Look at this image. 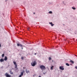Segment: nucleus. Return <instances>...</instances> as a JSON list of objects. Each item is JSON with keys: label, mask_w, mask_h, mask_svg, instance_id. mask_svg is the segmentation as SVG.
Here are the masks:
<instances>
[{"label": "nucleus", "mask_w": 77, "mask_h": 77, "mask_svg": "<svg viewBox=\"0 0 77 77\" xmlns=\"http://www.w3.org/2000/svg\"><path fill=\"white\" fill-rule=\"evenodd\" d=\"M36 62L35 61L33 63H31V65L32 66H35L36 65Z\"/></svg>", "instance_id": "1"}, {"label": "nucleus", "mask_w": 77, "mask_h": 77, "mask_svg": "<svg viewBox=\"0 0 77 77\" xmlns=\"http://www.w3.org/2000/svg\"><path fill=\"white\" fill-rule=\"evenodd\" d=\"M40 68L42 70H45V67L43 65L40 66Z\"/></svg>", "instance_id": "2"}, {"label": "nucleus", "mask_w": 77, "mask_h": 77, "mask_svg": "<svg viewBox=\"0 0 77 77\" xmlns=\"http://www.w3.org/2000/svg\"><path fill=\"white\" fill-rule=\"evenodd\" d=\"M14 64V65L15 66V68H17V63L15 61H13Z\"/></svg>", "instance_id": "3"}, {"label": "nucleus", "mask_w": 77, "mask_h": 77, "mask_svg": "<svg viewBox=\"0 0 77 77\" xmlns=\"http://www.w3.org/2000/svg\"><path fill=\"white\" fill-rule=\"evenodd\" d=\"M5 75L7 77H11V75H9L8 74V73H6L5 74Z\"/></svg>", "instance_id": "4"}, {"label": "nucleus", "mask_w": 77, "mask_h": 77, "mask_svg": "<svg viewBox=\"0 0 77 77\" xmlns=\"http://www.w3.org/2000/svg\"><path fill=\"white\" fill-rule=\"evenodd\" d=\"M60 70H64V68H63V66H60L59 67Z\"/></svg>", "instance_id": "5"}, {"label": "nucleus", "mask_w": 77, "mask_h": 77, "mask_svg": "<svg viewBox=\"0 0 77 77\" xmlns=\"http://www.w3.org/2000/svg\"><path fill=\"white\" fill-rule=\"evenodd\" d=\"M17 46H18V47L20 46V47H23V45H22L20 44L19 43L17 44Z\"/></svg>", "instance_id": "6"}, {"label": "nucleus", "mask_w": 77, "mask_h": 77, "mask_svg": "<svg viewBox=\"0 0 77 77\" xmlns=\"http://www.w3.org/2000/svg\"><path fill=\"white\" fill-rule=\"evenodd\" d=\"M0 61L1 62H4V59L2 58V59H1L0 60Z\"/></svg>", "instance_id": "7"}, {"label": "nucleus", "mask_w": 77, "mask_h": 77, "mask_svg": "<svg viewBox=\"0 0 77 77\" xmlns=\"http://www.w3.org/2000/svg\"><path fill=\"white\" fill-rule=\"evenodd\" d=\"M26 73H29V72H30L29 71L27 70V69H26Z\"/></svg>", "instance_id": "8"}, {"label": "nucleus", "mask_w": 77, "mask_h": 77, "mask_svg": "<svg viewBox=\"0 0 77 77\" xmlns=\"http://www.w3.org/2000/svg\"><path fill=\"white\" fill-rule=\"evenodd\" d=\"M70 62H71V63H72L73 64L74 63V62L72 60H70Z\"/></svg>", "instance_id": "9"}, {"label": "nucleus", "mask_w": 77, "mask_h": 77, "mask_svg": "<svg viewBox=\"0 0 77 77\" xmlns=\"http://www.w3.org/2000/svg\"><path fill=\"white\" fill-rule=\"evenodd\" d=\"M5 60H8V58H7V57H5L4 58Z\"/></svg>", "instance_id": "10"}, {"label": "nucleus", "mask_w": 77, "mask_h": 77, "mask_svg": "<svg viewBox=\"0 0 77 77\" xmlns=\"http://www.w3.org/2000/svg\"><path fill=\"white\" fill-rule=\"evenodd\" d=\"M49 24H50L51 26H53L54 25V24H53V23L52 22L49 23Z\"/></svg>", "instance_id": "11"}, {"label": "nucleus", "mask_w": 77, "mask_h": 77, "mask_svg": "<svg viewBox=\"0 0 77 77\" xmlns=\"http://www.w3.org/2000/svg\"><path fill=\"white\" fill-rule=\"evenodd\" d=\"M10 73L11 74H14V73H13L11 71H10Z\"/></svg>", "instance_id": "12"}, {"label": "nucleus", "mask_w": 77, "mask_h": 77, "mask_svg": "<svg viewBox=\"0 0 77 77\" xmlns=\"http://www.w3.org/2000/svg\"><path fill=\"white\" fill-rule=\"evenodd\" d=\"M66 64L67 66H69V64L68 63H66Z\"/></svg>", "instance_id": "13"}, {"label": "nucleus", "mask_w": 77, "mask_h": 77, "mask_svg": "<svg viewBox=\"0 0 77 77\" xmlns=\"http://www.w3.org/2000/svg\"><path fill=\"white\" fill-rule=\"evenodd\" d=\"M53 67H54V66H52L51 67V69H53Z\"/></svg>", "instance_id": "14"}, {"label": "nucleus", "mask_w": 77, "mask_h": 77, "mask_svg": "<svg viewBox=\"0 0 77 77\" xmlns=\"http://www.w3.org/2000/svg\"><path fill=\"white\" fill-rule=\"evenodd\" d=\"M4 56H5V54H3L2 55V57H4Z\"/></svg>", "instance_id": "15"}, {"label": "nucleus", "mask_w": 77, "mask_h": 77, "mask_svg": "<svg viewBox=\"0 0 77 77\" xmlns=\"http://www.w3.org/2000/svg\"><path fill=\"white\" fill-rule=\"evenodd\" d=\"M72 8L74 10H75L76 9L74 7H72Z\"/></svg>", "instance_id": "16"}, {"label": "nucleus", "mask_w": 77, "mask_h": 77, "mask_svg": "<svg viewBox=\"0 0 77 77\" xmlns=\"http://www.w3.org/2000/svg\"><path fill=\"white\" fill-rule=\"evenodd\" d=\"M23 72H21V75H23Z\"/></svg>", "instance_id": "17"}, {"label": "nucleus", "mask_w": 77, "mask_h": 77, "mask_svg": "<svg viewBox=\"0 0 77 77\" xmlns=\"http://www.w3.org/2000/svg\"><path fill=\"white\" fill-rule=\"evenodd\" d=\"M49 14H52V12L51 11H50L49 12Z\"/></svg>", "instance_id": "18"}, {"label": "nucleus", "mask_w": 77, "mask_h": 77, "mask_svg": "<svg viewBox=\"0 0 77 77\" xmlns=\"http://www.w3.org/2000/svg\"><path fill=\"white\" fill-rule=\"evenodd\" d=\"M27 29H28V30H30V28L29 27H28L27 28Z\"/></svg>", "instance_id": "19"}, {"label": "nucleus", "mask_w": 77, "mask_h": 77, "mask_svg": "<svg viewBox=\"0 0 77 77\" xmlns=\"http://www.w3.org/2000/svg\"><path fill=\"white\" fill-rule=\"evenodd\" d=\"M49 60H50L51 59V58L50 57L49 58Z\"/></svg>", "instance_id": "20"}, {"label": "nucleus", "mask_w": 77, "mask_h": 77, "mask_svg": "<svg viewBox=\"0 0 77 77\" xmlns=\"http://www.w3.org/2000/svg\"><path fill=\"white\" fill-rule=\"evenodd\" d=\"M22 75H19V77H21L22 76Z\"/></svg>", "instance_id": "21"}, {"label": "nucleus", "mask_w": 77, "mask_h": 77, "mask_svg": "<svg viewBox=\"0 0 77 77\" xmlns=\"http://www.w3.org/2000/svg\"><path fill=\"white\" fill-rule=\"evenodd\" d=\"M21 59H22L23 60H24V57H22Z\"/></svg>", "instance_id": "22"}, {"label": "nucleus", "mask_w": 77, "mask_h": 77, "mask_svg": "<svg viewBox=\"0 0 77 77\" xmlns=\"http://www.w3.org/2000/svg\"><path fill=\"white\" fill-rule=\"evenodd\" d=\"M23 72H23H25V71H24V70H23V72Z\"/></svg>", "instance_id": "23"}, {"label": "nucleus", "mask_w": 77, "mask_h": 77, "mask_svg": "<svg viewBox=\"0 0 77 77\" xmlns=\"http://www.w3.org/2000/svg\"><path fill=\"white\" fill-rule=\"evenodd\" d=\"M75 68L76 69H77V66H76L75 67Z\"/></svg>", "instance_id": "24"}, {"label": "nucleus", "mask_w": 77, "mask_h": 77, "mask_svg": "<svg viewBox=\"0 0 77 77\" xmlns=\"http://www.w3.org/2000/svg\"><path fill=\"white\" fill-rule=\"evenodd\" d=\"M36 53H35V55H36Z\"/></svg>", "instance_id": "25"}, {"label": "nucleus", "mask_w": 77, "mask_h": 77, "mask_svg": "<svg viewBox=\"0 0 77 77\" xmlns=\"http://www.w3.org/2000/svg\"><path fill=\"white\" fill-rule=\"evenodd\" d=\"M0 47H1V44H0Z\"/></svg>", "instance_id": "26"}, {"label": "nucleus", "mask_w": 77, "mask_h": 77, "mask_svg": "<svg viewBox=\"0 0 77 77\" xmlns=\"http://www.w3.org/2000/svg\"><path fill=\"white\" fill-rule=\"evenodd\" d=\"M33 14H35V13H33Z\"/></svg>", "instance_id": "27"}, {"label": "nucleus", "mask_w": 77, "mask_h": 77, "mask_svg": "<svg viewBox=\"0 0 77 77\" xmlns=\"http://www.w3.org/2000/svg\"><path fill=\"white\" fill-rule=\"evenodd\" d=\"M38 77H41V76H39Z\"/></svg>", "instance_id": "28"}, {"label": "nucleus", "mask_w": 77, "mask_h": 77, "mask_svg": "<svg viewBox=\"0 0 77 77\" xmlns=\"http://www.w3.org/2000/svg\"><path fill=\"white\" fill-rule=\"evenodd\" d=\"M22 49H23V48H22Z\"/></svg>", "instance_id": "29"}, {"label": "nucleus", "mask_w": 77, "mask_h": 77, "mask_svg": "<svg viewBox=\"0 0 77 77\" xmlns=\"http://www.w3.org/2000/svg\"><path fill=\"white\" fill-rule=\"evenodd\" d=\"M52 62H53V60H52Z\"/></svg>", "instance_id": "30"}]
</instances>
